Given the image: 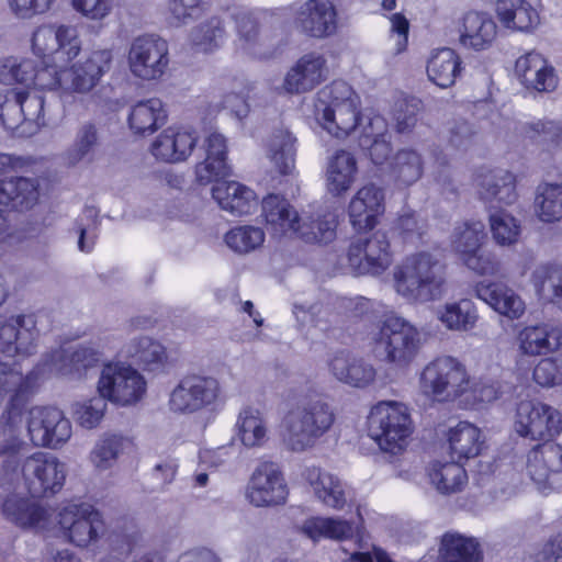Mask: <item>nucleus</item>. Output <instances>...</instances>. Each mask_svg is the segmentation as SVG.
I'll use <instances>...</instances> for the list:
<instances>
[{"label": "nucleus", "mask_w": 562, "mask_h": 562, "mask_svg": "<svg viewBox=\"0 0 562 562\" xmlns=\"http://www.w3.org/2000/svg\"><path fill=\"white\" fill-rule=\"evenodd\" d=\"M362 340L376 359L401 369L407 368L423 347L420 330L394 313L368 326Z\"/></svg>", "instance_id": "5"}, {"label": "nucleus", "mask_w": 562, "mask_h": 562, "mask_svg": "<svg viewBox=\"0 0 562 562\" xmlns=\"http://www.w3.org/2000/svg\"><path fill=\"white\" fill-rule=\"evenodd\" d=\"M21 422L14 404L0 419V486L23 484L32 496L59 492L66 480V465L56 456L36 451L20 459L23 446Z\"/></svg>", "instance_id": "2"}, {"label": "nucleus", "mask_w": 562, "mask_h": 562, "mask_svg": "<svg viewBox=\"0 0 562 562\" xmlns=\"http://www.w3.org/2000/svg\"><path fill=\"white\" fill-rule=\"evenodd\" d=\"M169 48L165 40L156 36L136 37L128 49L131 74L145 81L160 79L169 67Z\"/></svg>", "instance_id": "18"}, {"label": "nucleus", "mask_w": 562, "mask_h": 562, "mask_svg": "<svg viewBox=\"0 0 562 562\" xmlns=\"http://www.w3.org/2000/svg\"><path fill=\"white\" fill-rule=\"evenodd\" d=\"M434 462L429 470V479L435 488L441 494L460 492L468 481L467 472L459 463Z\"/></svg>", "instance_id": "52"}, {"label": "nucleus", "mask_w": 562, "mask_h": 562, "mask_svg": "<svg viewBox=\"0 0 562 562\" xmlns=\"http://www.w3.org/2000/svg\"><path fill=\"white\" fill-rule=\"evenodd\" d=\"M479 194L487 203L498 202L513 204L516 199L515 177L504 169H493L480 172L476 176Z\"/></svg>", "instance_id": "39"}, {"label": "nucleus", "mask_w": 562, "mask_h": 562, "mask_svg": "<svg viewBox=\"0 0 562 562\" xmlns=\"http://www.w3.org/2000/svg\"><path fill=\"white\" fill-rule=\"evenodd\" d=\"M535 211L540 221L552 223L562 218V186L542 183L537 189Z\"/></svg>", "instance_id": "55"}, {"label": "nucleus", "mask_w": 562, "mask_h": 562, "mask_svg": "<svg viewBox=\"0 0 562 562\" xmlns=\"http://www.w3.org/2000/svg\"><path fill=\"white\" fill-rule=\"evenodd\" d=\"M329 72L328 60L323 53H305L286 71L282 90L290 94L311 92L328 79Z\"/></svg>", "instance_id": "22"}, {"label": "nucleus", "mask_w": 562, "mask_h": 562, "mask_svg": "<svg viewBox=\"0 0 562 562\" xmlns=\"http://www.w3.org/2000/svg\"><path fill=\"white\" fill-rule=\"evenodd\" d=\"M531 283L540 300L558 304L562 302V266L541 265L531 276Z\"/></svg>", "instance_id": "51"}, {"label": "nucleus", "mask_w": 562, "mask_h": 562, "mask_svg": "<svg viewBox=\"0 0 562 562\" xmlns=\"http://www.w3.org/2000/svg\"><path fill=\"white\" fill-rule=\"evenodd\" d=\"M106 402L108 400L100 394L75 402L71 406V414L76 424L86 430L98 428L105 416Z\"/></svg>", "instance_id": "56"}, {"label": "nucleus", "mask_w": 562, "mask_h": 562, "mask_svg": "<svg viewBox=\"0 0 562 562\" xmlns=\"http://www.w3.org/2000/svg\"><path fill=\"white\" fill-rule=\"evenodd\" d=\"M302 477L315 498L323 505L335 510H341L345 507L346 491L339 477L314 465L305 468Z\"/></svg>", "instance_id": "36"}, {"label": "nucleus", "mask_w": 562, "mask_h": 562, "mask_svg": "<svg viewBox=\"0 0 562 562\" xmlns=\"http://www.w3.org/2000/svg\"><path fill=\"white\" fill-rule=\"evenodd\" d=\"M31 58L7 57L0 60V82L21 85V90H44L58 93L63 102L77 94L90 93L110 71L113 52L95 48L82 58V40L77 26L56 23L37 26L31 36Z\"/></svg>", "instance_id": "1"}, {"label": "nucleus", "mask_w": 562, "mask_h": 562, "mask_svg": "<svg viewBox=\"0 0 562 562\" xmlns=\"http://www.w3.org/2000/svg\"><path fill=\"white\" fill-rule=\"evenodd\" d=\"M0 120L19 136H32L47 124L45 99L35 91L10 89L0 102Z\"/></svg>", "instance_id": "11"}, {"label": "nucleus", "mask_w": 562, "mask_h": 562, "mask_svg": "<svg viewBox=\"0 0 562 562\" xmlns=\"http://www.w3.org/2000/svg\"><path fill=\"white\" fill-rule=\"evenodd\" d=\"M99 146L100 134L97 125L85 122L78 127L74 142L66 153V158L70 165L91 161Z\"/></svg>", "instance_id": "53"}, {"label": "nucleus", "mask_w": 562, "mask_h": 562, "mask_svg": "<svg viewBox=\"0 0 562 562\" xmlns=\"http://www.w3.org/2000/svg\"><path fill=\"white\" fill-rule=\"evenodd\" d=\"M288 495L283 474L273 462H262L255 469L245 492L247 501L256 507L284 504Z\"/></svg>", "instance_id": "21"}, {"label": "nucleus", "mask_w": 562, "mask_h": 562, "mask_svg": "<svg viewBox=\"0 0 562 562\" xmlns=\"http://www.w3.org/2000/svg\"><path fill=\"white\" fill-rule=\"evenodd\" d=\"M515 72L527 88L537 91H551L557 86L553 68L536 52L520 56L516 60Z\"/></svg>", "instance_id": "38"}, {"label": "nucleus", "mask_w": 562, "mask_h": 562, "mask_svg": "<svg viewBox=\"0 0 562 562\" xmlns=\"http://www.w3.org/2000/svg\"><path fill=\"white\" fill-rule=\"evenodd\" d=\"M7 520L23 529L44 530L49 526V512L29 496L9 495L2 504Z\"/></svg>", "instance_id": "29"}, {"label": "nucleus", "mask_w": 562, "mask_h": 562, "mask_svg": "<svg viewBox=\"0 0 562 562\" xmlns=\"http://www.w3.org/2000/svg\"><path fill=\"white\" fill-rule=\"evenodd\" d=\"M488 227L494 243L501 247L515 246L521 236V221L505 209L490 207Z\"/></svg>", "instance_id": "49"}, {"label": "nucleus", "mask_w": 562, "mask_h": 562, "mask_svg": "<svg viewBox=\"0 0 562 562\" xmlns=\"http://www.w3.org/2000/svg\"><path fill=\"white\" fill-rule=\"evenodd\" d=\"M462 71V60L452 48L432 50L428 57L426 72L429 81L441 89L456 83Z\"/></svg>", "instance_id": "41"}, {"label": "nucleus", "mask_w": 562, "mask_h": 562, "mask_svg": "<svg viewBox=\"0 0 562 562\" xmlns=\"http://www.w3.org/2000/svg\"><path fill=\"white\" fill-rule=\"evenodd\" d=\"M474 292L477 299L512 321L519 319L526 312L521 296L502 282H477Z\"/></svg>", "instance_id": "30"}, {"label": "nucleus", "mask_w": 562, "mask_h": 562, "mask_svg": "<svg viewBox=\"0 0 562 562\" xmlns=\"http://www.w3.org/2000/svg\"><path fill=\"white\" fill-rule=\"evenodd\" d=\"M296 137L288 130L276 131L267 144L266 156L274 169L284 176L295 171Z\"/></svg>", "instance_id": "45"}, {"label": "nucleus", "mask_w": 562, "mask_h": 562, "mask_svg": "<svg viewBox=\"0 0 562 562\" xmlns=\"http://www.w3.org/2000/svg\"><path fill=\"white\" fill-rule=\"evenodd\" d=\"M26 429L36 447L57 450L72 436V425L64 412L53 406H35L26 414Z\"/></svg>", "instance_id": "15"}, {"label": "nucleus", "mask_w": 562, "mask_h": 562, "mask_svg": "<svg viewBox=\"0 0 562 562\" xmlns=\"http://www.w3.org/2000/svg\"><path fill=\"white\" fill-rule=\"evenodd\" d=\"M367 431L383 452L401 454L407 449L414 432L411 408L403 402H378L369 411Z\"/></svg>", "instance_id": "8"}, {"label": "nucleus", "mask_w": 562, "mask_h": 562, "mask_svg": "<svg viewBox=\"0 0 562 562\" xmlns=\"http://www.w3.org/2000/svg\"><path fill=\"white\" fill-rule=\"evenodd\" d=\"M212 188V196L226 212L236 216L254 213L259 200L254 190L237 181H215Z\"/></svg>", "instance_id": "37"}, {"label": "nucleus", "mask_w": 562, "mask_h": 562, "mask_svg": "<svg viewBox=\"0 0 562 562\" xmlns=\"http://www.w3.org/2000/svg\"><path fill=\"white\" fill-rule=\"evenodd\" d=\"M439 558L443 562H477L479 542L473 537L448 531L441 537Z\"/></svg>", "instance_id": "50"}, {"label": "nucleus", "mask_w": 562, "mask_h": 562, "mask_svg": "<svg viewBox=\"0 0 562 562\" xmlns=\"http://www.w3.org/2000/svg\"><path fill=\"white\" fill-rule=\"evenodd\" d=\"M438 321L452 331H470L479 319L475 304L469 299L448 302L436 311Z\"/></svg>", "instance_id": "48"}, {"label": "nucleus", "mask_w": 562, "mask_h": 562, "mask_svg": "<svg viewBox=\"0 0 562 562\" xmlns=\"http://www.w3.org/2000/svg\"><path fill=\"white\" fill-rule=\"evenodd\" d=\"M459 259L468 269L479 276H496L499 271V262L495 254L483 249L482 246L467 252Z\"/></svg>", "instance_id": "60"}, {"label": "nucleus", "mask_w": 562, "mask_h": 562, "mask_svg": "<svg viewBox=\"0 0 562 562\" xmlns=\"http://www.w3.org/2000/svg\"><path fill=\"white\" fill-rule=\"evenodd\" d=\"M203 10L202 0H168L167 20L170 25L183 26L198 19Z\"/></svg>", "instance_id": "59"}, {"label": "nucleus", "mask_w": 562, "mask_h": 562, "mask_svg": "<svg viewBox=\"0 0 562 562\" xmlns=\"http://www.w3.org/2000/svg\"><path fill=\"white\" fill-rule=\"evenodd\" d=\"M33 315L0 316V351L9 357L35 351L37 330Z\"/></svg>", "instance_id": "24"}, {"label": "nucleus", "mask_w": 562, "mask_h": 562, "mask_svg": "<svg viewBox=\"0 0 562 562\" xmlns=\"http://www.w3.org/2000/svg\"><path fill=\"white\" fill-rule=\"evenodd\" d=\"M443 283L438 260L428 251L405 257L393 269L395 292L408 302H427L436 299Z\"/></svg>", "instance_id": "9"}, {"label": "nucleus", "mask_w": 562, "mask_h": 562, "mask_svg": "<svg viewBox=\"0 0 562 562\" xmlns=\"http://www.w3.org/2000/svg\"><path fill=\"white\" fill-rule=\"evenodd\" d=\"M204 160L195 167L196 180L207 184L229 176L227 140L217 131H210L203 140Z\"/></svg>", "instance_id": "28"}, {"label": "nucleus", "mask_w": 562, "mask_h": 562, "mask_svg": "<svg viewBox=\"0 0 562 562\" xmlns=\"http://www.w3.org/2000/svg\"><path fill=\"white\" fill-rule=\"evenodd\" d=\"M495 13L502 27L510 32L531 33L541 22L538 8L528 0H497Z\"/></svg>", "instance_id": "34"}, {"label": "nucleus", "mask_w": 562, "mask_h": 562, "mask_svg": "<svg viewBox=\"0 0 562 562\" xmlns=\"http://www.w3.org/2000/svg\"><path fill=\"white\" fill-rule=\"evenodd\" d=\"M131 439L115 432H106L99 437L88 454V461L98 473L113 469L124 453Z\"/></svg>", "instance_id": "43"}, {"label": "nucleus", "mask_w": 562, "mask_h": 562, "mask_svg": "<svg viewBox=\"0 0 562 562\" xmlns=\"http://www.w3.org/2000/svg\"><path fill=\"white\" fill-rule=\"evenodd\" d=\"M459 44L467 50H490L496 43L498 25L494 16L483 10H469L459 21Z\"/></svg>", "instance_id": "23"}, {"label": "nucleus", "mask_w": 562, "mask_h": 562, "mask_svg": "<svg viewBox=\"0 0 562 562\" xmlns=\"http://www.w3.org/2000/svg\"><path fill=\"white\" fill-rule=\"evenodd\" d=\"M295 24L306 35L327 37L337 29L336 10L328 0H307L297 10Z\"/></svg>", "instance_id": "27"}, {"label": "nucleus", "mask_w": 562, "mask_h": 562, "mask_svg": "<svg viewBox=\"0 0 562 562\" xmlns=\"http://www.w3.org/2000/svg\"><path fill=\"white\" fill-rule=\"evenodd\" d=\"M235 431L237 439L247 448L261 447L268 440V422L265 414L257 407H243L236 418Z\"/></svg>", "instance_id": "44"}, {"label": "nucleus", "mask_w": 562, "mask_h": 562, "mask_svg": "<svg viewBox=\"0 0 562 562\" xmlns=\"http://www.w3.org/2000/svg\"><path fill=\"white\" fill-rule=\"evenodd\" d=\"M391 173L395 181L409 186L416 182L423 173V160L414 149H401L391 164Z\"/></svg>", "instance_id": "57"}, {"label": "nucleus", "mask_w": 562, "mask_h": 562, "mask_svg": "<svg viewBox=\"0 0 562 562\" xmlns=\"http://www.w3.org/2000/svg\"><path fill=\"white\" fill-rule=\"evenodd\" d=\"M315 117L319 126L337 139L358 138L367 117L360 111V99L345 81H334L316 94Z\"/></svg>", "instance_id": "6"}, {"label": "nucleus", "mask_w": 562, "mask_h": 562, "mask_svg": "<svg viewBox=\"0 0 562 562\" xmlns=\"http://www.w3.org/2000/svg\"><path fill=\"white\" fill-rule=\"evenodd\" d=\"M503 393L498 382H487L484 380L475 381L471 378V387L463 396L465 400L477 403H491L497 400Z\"/></svg>", "instance_id": "63"}, {"label": "nucleus", "mask_w": 562, "mask_h": 562, "mask_svg": "<svg viewBox=\"0 0 562 562\" xmlns=\"http://www.w3.org/2000/svg\"><path fill=\"white\" fill-rule=\"evenodd\" d=\"M58 525L66 538L86 547L104 533L102 515L88 503L68 504L58 513Z\"/></svg>", "instance_id": "20"}, {"label": "nucleus", "mask_w": 562, "mask_h": 562, "mask_svg": "<svg viewBox=\"0 0 562 562\" xmlns=\"http://www.w3.org/2000/svg\"><path fill=\"white\" fill-rule=\"evenodd\" d=\"M265 231L254 225H240L229 229L224 237L229 249L237 254H249L262 246Z\"/></svg>", "instance_id": "58"}, {"label": "nucleus", "mask_w": 562, "mask_h": 562, "mask_svg": "<svg viewBox=\"0 0 562 562\" xmlns=\"http://www.w3.org/2000/svg\"><path fill=\"white\" fill-rule=\"evenodd\" d=\"M167 121V111L161 100L151 98L133 104L130 109L127 123L137 135L155 133Z\"/></svg>", "instance_id": "42"}, {"label": "nucleus", "mask_w": 562, "mask_h": 562, "mask_svg": "<svg viewBox=\"0 0 562 562\" xmlns=\"http://www.w3.org/2000/svg\"><path fill=\"white\" fill-rule=\"evenodd\" d=\"M393 263V251L387 235L376 231L368 237L353 240L348 249V265L358 276H381Z\"/></svg>", "instance_id": "17"}, {"label": "nucleus", "mask_w": 562, "mask_h": 562, "mask_svg": "<svg viewBox=\"0 0 562 562\" xmlns=\"http://www.w3.org/2000/svg\"><path fill=\"white\" fill-rule=\"evenodd\" d=\"M196 142L198 135L192 127L171 125L154 138L149 150L159 161L177 164L191 156Z\"/></svg>", "instance_id": "25"}, {"label": "nucleus", "mask_w": 562, "mask_h": 562, "mask_svg": "<svg viewBox=\"0 0 562 562\" xmlns=\"http://www.w3.org/2000/svg\"><path fill=\"white\" fill-rule=\"evenodd\" d=\"M70 2L77 13L92 22L105 20L114 9V0H70Z\"/></svg>", "instance_id": "62"}, {"label": "nucleus", "mask_w": 562, "mask_h": 562, "mask_svg": "<svg viewBox=\"0 0 562 562\" xmlns=\"http://www.w3.org/2000/svg\"><path fill=\"white\" fill-rule=\"evenodd\" d=\"M447 442L452 459L469 460L477 457L484 445L482 430L472 423L459 422L447 432Z\"/></svg>", "instance_id": "40"}, {"label": "nucleus", "mask_w": 562, "mask_h": 562, "mask_svg": "<svg viewBox=\"0 0 562 562\" xmlns=\"http://www.w3.org/2000/svg\"><path fill=\"white\" fill-rule=\"evenodd\" d=\"M227 19L235 22L238 50L259 58L270 57L276 53L268 36L259 33L252 13L243 9L225 12L223 16H213L195 26L190 33L192 48L199 53H212L221 47L226 38Z\"/></svg>", "instance_id": "3"}, {"label": "nucleus", "mask_w": 562, "mask_h": 562, "mask_svg": "<svg viewBox=\"0 0 562 562\" xmlns=\"http://www.w3.org/2000/svg\"><path fill=\"white\" fill-rule=\"evenodd\" d=\"M357 176L358 162L352 153L337 149L327 158L325 186L330 195L344 196L355 184Z\"/></svg>", "instance_id": "32"}, {"label": "nucleus", "mask_w": 562, "mask_h": 562, "mask_svg": "<svg viewBox=\"0 0 562 562\" xmlns=\"http://www.w3.org/2000/svg\"><path fill=\"white\" fill-rule=\"evenodd\" d=\"M485 238L484 223L481 220H467L454 226L450 236V246L460 258L483 246Z\"/></svg>", "instance_id": "54"}, {"label": "nucleus", "mask_w": 562, "mask_h": 562, "mask_svg": "<svg viewBox=\"0 0 562 562\" xmlns=\"http://www.w3.org/2000/svg\"><path fill=\"white\" fill-rule=\"evenodd\" d=\"M122 352L147 371L162 369L167 362L165 347L147 336L131 339Z\"/></svg>", "instance_id": "47"}, {"label": "nucleus", "mask_w": 562, "mask_h": 562, "mask_svg": "<svg viewBox=\"0 0 562 562\" xmlns=\"http://www.w3.org/2000/svg\"><path fill=\"white\" fill-rule=\"evenodd\" d=\"M526 474L543 495L562 490V443L546 442L531 449Z\"/></svg>", "instance_id": "19"}, {"label": "nucleus", "mask_w": 562, "mask_h": 562, "mask_svg": "<svg viewBox=\"0 0 562 562\" xmlns=\"http://www.w3.org/2000/svg\"><path fill=\"white\" fill-rule=\"evenodd\" d=\"M335 415L322 398H308L289 409L281 419L280 434L289 449L302 452L313 448L333 426Z\"/></svg>", "instance_id": "7"}, {"label": "nucleus", "mask_w": 562, "mask_h": 562, "mask_svg": "<svg viewBox=\"0 0 562 562\" xmlns=\"http://www.w3.org/2000/svg\"><path fill=\"white\" fill-rule=\"evenodd\" d=\"M328 369L337 381L359 389L370 385L376 374L372 364L347 351L333 355L328 361Z\"/></svg>", "instance_id": "35"}, {"label": "nucleus", "mask_w": 562, "mask_h": 562, "mask_svg": "<svg viewBox=\"0 0 562 562\" xmlns=\"http://www.w3.org/2000/svg\"><path fill=\"white\" fill-rule=\"evenodd\" d=\"M517 345L522 355L530 357L554 352L562 346V329L550 323L525 326L517 335Z\"/></svg>", "instance_id": "33"}, {"label": "nucleus", "mask_w": 562, "mask_h": 562, "mask_svg": "<svg viewBox=\"0 0 562 562\" xmlns=\"http://www.w3.org/2000/svg\"><path fill=\"white\" fill-rule=\"evenodd\" d=\"M384 212L383 190L374 184L360 188L348 204V217L357 232L372 229Z\"/></svg>", "instance_id": "26"}, {"label": "nucleus", "mask_w": 562, "mask_h": 562, "mask_svg": "<svg viewBox=\"0 0 562 562\" xmlns=\"http://www.w3.org/2000/svg\"><path fill=\"white\" fill-rule=\"evenodd\" d=\"M533 380L541 387L562 384V358H543L533 369Z\"/></svg>", "instance_id": "61"}, {"label": "nucleus", "mask_w": 562, "mask_h": 562, "mask_svg": "<svg viewBox=\"0 0 562 562\" xmlns=\"http://www.w3.org/2000/svg\"><path fill=\"white\" fill-rule=\"evenodd\" d=\"M513 429L530 440H547L562 432V412L539 400L520 401L513 416Z\"/></svg>", "instance_id": "13"}, {"label": "nucleus", "mask_w": 562, "mask_h": 562, "mask_svg": "<svg viewBox=\"0 0 562 562\" xmlns=\"http://www.w3.org/2000/svg\"><path fill=\"white\" fill-rule=\"evenodd\" d=\"M98 393L109 402L120 406H130L139 402L146 393L144 376L133 367L123 363H110L103 367Z\"/></svg>", "instance_id": "16"}, {"label": "nucleus", "mask_w": 562, "mask_h": 562, "mask_svg": "<svg viewBox=\"0 0 562 562\" xmlns=\"http://www.w3.org/2000/svg\"><path fill=\"white\" fill-rule=\"evenodd\" d=\"M300 531L314 542L321 540L344 541L358 538L359 547L362 548V530L351 521L334 516H313L305 519L300 526Z\"/></svg>", "instance_id": "31"}, {"label": "nucleus", "mask_w": 562, "mask_h": 562, "mask_svg": "<svg viewBox=\"0 0 562 562\" xmlns=\"http://www.w3.org/2000/svg\"><path fill=\"white\" fill-rule=\"evenodd\" d=\"M359 145L369 148L371 160L375 165H382L390 156L391 144L387 137V123L379 114L367 117V124L358 136Z\"/></svg>", "instance_id": "46"}, {"label": "nucleus", "mask_w": 562, "mask_h": 562, "mask_svg": "<svg viewBox=\"0 0 562 562\" xmlns=\"http://www.w3.org/2000/svg\"><path fill=\"white\" fill-rule=\"evenodd\" d=\"M55 0H7L11 12L20 19H32L47 12Z\"/></svg>", "instance_id": "64"}, {"label": "nucleus", "mask_w": 562, "mask_h": 562, "mask_svg": "<svg viewBox=\"0 0 562 562\" xmlns=\"http://www.w3.org/2000/svg\"><path fill=\"white\" fill-rule=\"evenodd\" d=\"M223 401L220 381L209 375L183 378L170 392L169 411L190 415L216 406Z\"/></svg>", "instance_id": "12"}, {"label": "nucleus", "mask_w": 562, "mask_h": 562, "mask_svg": "<svg viewBox=\"0 0 562 562\" xmlns=\"http://www.w3.org/2000/svg\"><path fill=\"white\" fill-rule=\"evenodd\" d=\"M471 387L467 366L452 356H440L428 362L419 373L418 389L427 398L440 403L463 397Z\"/></svg>", "instance_id": "10"}, {"label": "nucleus", "mask_w": 562, "mask_h": 562, "mask_svg": "<svg viewBox=\"0 0 562 562\" xmlns=\"http://www.w3.org/2000/svg\"><path fill=\"white\" fill-rule=\"evenodd\" d=\"M261 207L266 224L274 236H294L306 243H328L336 235L337 221L331 213L318 211L300 215L286 199L278 194L266 196Z\"/></svg>", "instance_id": "4"}, {"label": "nucleus", "mask_w": 562, "mask_h": 562, "mask_svg": "<svg viewBox=\"0 0 562 562\" xmlns=\"http://www.w3.org/2000/svg\"><path fill=\"white\" fill-rule=\"evenodd\" d=\"M108 341L99 338L86 345H80L75 350L59 349L54 351L45 361L42 373L63 378L69 381L82 380L90 369L97 367L101 356L106 349H111Z\"/></svg>", "instance_id": "14"}]
</instances>
